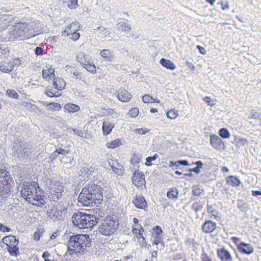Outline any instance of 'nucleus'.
<instances>
[{"label":"nucleus","mask_w":261,"mask_h":261,"mask_svg":"<svg viewBox=\"0 0 261 261\" xmlns=\"http://www.w3.org/2000/svg\"><path fill=\"white\" fill-rule=\"evenodd\" d=\"M102 200V188L95 184L86 185L78 197L79 202L86 206H97Z\"/></svg>","instance_id":"f257e3e1"},{"label":"nucleus","mask_w":261,"mask_h":261,"mask_svg":"<svg viewBox=\"0 0 261 261\" xmlns=\"http://www.w3.org/2000/svg\"><path fill=\"white\" fill-rule=\"evenodd\" d=\"M37 188L39 187L35 182L25 181L19 185L18 189H20L21 197L29 203L42 206L45 204V201L40 194H37Z\"/></svg>","instance_id":"f03ea898"},{"label":"nucleus","mask_w":261,"mask_h":261,"mask_svg":"<svg viewBox=\"0 0 261 261\" xmlns=\"http://www.w3.org/2000/svg\"><path fill=\"white\" fill-rule=\"evenodd\" d=\"M91 239L88 234H80L70 236L68 242V252L69 254H73L74 252H84L86 248L91 246Z\"/></svg>","instance_id":"7ed1b4c3"},{"label":"nucleus","mask_w":261,"mask_h":261,"mask_svg":"<svg viewBox=\"0 0 261 261\" xmlns=\"http://www.w3.org/2000/svg\"><path fill=\"white\" fill-rule=\"evenodd\" d=\"M99 219L96 216L83 212H77L72 216L73 225L79 228H91L95 225Z\"/></svg>","instance_id":"20e7f679"},{"label":"nucleus","mask_w":261,"mask_h":261,"mask_svg":"<svg viewBox=\"0 0 261 261\" xmlns=\"http://www.w3.org/2000/svg\"><path fill=\"white\" fill-rule=\"evenodd\" d=\"M118 225V221L116 219L107 218L99 226L98 230L102 235L110 236L115 232Z\"/></svg>","instance_id":"39448f33"},{"label":"nucleus","mask_w":261,"mask_h":261,"mask_svg":"<svg viewBox=\"0 0 261 261\" xmlns=\"http://www.w3.org/2000/svg\"><path fill=\"white\" fill-rule=\"evenodd\" d=\"M10 180V174L4 169H0V196L9 193L11 187Z\"/></svg>","instance_id":"423d86ee"},{"label":"nucleus","mask_w":261,"mask_h":261,"mask_svg":"<svg viewBox=\"0 0 261 261\" xmlns=\"http://www.w3.org/2000/svg\"><path fill=\"white\" fill-rule=\"evenodd\" d=\"M3 242L8 247V251L11 255L17 256L19 254L18 246L19 240L15 236H6L3 239Z\"/></svg>","instance_id":"0eeeda50"},{"label":"nucleus","mask_w":261,"mask_h":261,"mask_svg":"<svg viewBox=\"0 0 261 261\" xmlns=\"http://www.w3.org/2000/svg\"><path fill=\"white\" fill-rule=\"evenodd\" d=\"M15 35L17 37H23L25 38H30L34 37V34H31L30 32V24L25 22H19L14 26Z\"/></svg>","instance_id":"6e6552de"},{"label":"nucleus","mask_w":261,"mask_h":261,"mask_svg":"<svg viewBox=\"0 0 261 261\" xmlns=\"http://www.w3.org/2000/svg\"><path fill=\"white\" fill-rule=\"evenodd\" d=\"M30 152V147L27 143L20 141L13 145V153L15 156L21 158L28 155Z\"/></svg>","instance_id":"1a4fd4ad"},{"label":"nucleus","mask_w":261,"mask_h":261,"mask_svg":"<svg viewBox=\"0 0 261 261\" xmlns=\"http://www.w3.org/2000/svg\"><path fill=\"white\" fill-rule=\"evenodd\" d=\"M133 184L137 187H140L144 185L145 175L137 170L135 172L132 178Z\"/></svg>","instance_id":"9d476101"},{"label":"nucleus","mask_w":261,"mask_h":261,"mask_svg":"<svg viewBox=\"0 0 261 261\" xmlns=\"http://www.w3.org/2000/svg\"><path fill=\"white\" fill-rule=\"evenodd\" d=\"M210 143L213 147L217 150L223 149L224 147L223 141L216 135L211 136Z\"/></svg>","instance_id":"9b49d317"},{"label":"nucleus","mask_w":261,"mask_h":261,"mask_svg":"<svg viewBox=\"0 0 261 261\" xmlns=\"http://www.w3.org/2000/svg\"><path fill=\"white\" fill-rule=\"evenodd\" d=\"M81 28V26L78 22H72L67 26L65 31L62 32L61 36H67L69 35L68 33H73L74 30H75V32H77Z\"/></svg>","instance_id":"f8f14e48"},{"label":"nucleus","mask_w":261,"mask_h":261,"mask_svg":"<svg viewBox=\"0 0 261 261\" xmlns=\"http://www.w3.org/2000/svg\"><path fill=\"white\" fill-rule=\"evenodd\" d=\"M238 249L239 252L246 254H250L254 251V249L251 244L245 243H241L238 246Z\"/></svg>","instance_id":"ddd939ff"},{"label":"nucleus","mask_w":261,"mask_h":261,"mask_svg":"<svg viewBox=\"0 0 261 261\" xmlns=\"http://www.w3.org/2000/svg\"><path fill=\"white\" fill-rule=\"evenodd\" d=\"M117 93V97L122 102L128 101L132 98V95L124 89H119Z\"/></svg>","instance_id":"4468645a"},{"label":"nucleus","mask_w":261,"mask_h":261,"mask_svg":"<svg viewBox=\"0 0 261 261\" xmlns=\"http://www.w3.org/2000/svg\"><path fill=\"white\" fill-rule=\"evenodd\" d=\"M63 191L62 187L54 188L50 190V198L54 201H57L61 198Z\"/></svg>","instance_id":"2eb2a0df"},{"label":"nucleus","mask_w":261,"mask_h":261,"mask_svg":"<svg viewBox=\"0 0 261 261\" xmlns=\"http://www.w3.org/2000/svg\"><path fill=\"white\" fill-rule=\"evenodd\" d=\"M217 228L216 223L210 220H207L202 226V231L206 233L213 232Z\"/></svg>","instance_id":"dca6fc26"},{"label":"nucleus","mask_w":261,"mask_h":261,"mask_svg":"<svg viewBox=\"0 0 261 261\" xmlns=\"http://www.w3.org/2000/svg\"><path fill=\"white\" fill-rule=\"evenodd\" d=\"M62 212L56 207H53L47 211V216L54 221L60 219L62 217Z\"/></svg>","instance_id":"f3484780"},{"label":"nucleus","mask_w":261,"mask_h":261,"mask_svg":"<svg viewBox=\"0 0 261 261\" xmlns=\"http://www.w3.org/2000/svg\"><path fill=\"white\" fill-rule=\"evenodd\" d=\"M218 256L221 261H232V258L229 252L224 248L218 251Z\"/></svg>","instance_id":"a211bd4d"},{"label":"nucleus","mask_w":261,"mask_h":261,"mask_svg":"<svg viewBox=\"0 0 261 261\" xmlns=\"http://www.w3.org/2000/svg\"><path fill=\"white\" fill-rule=\"evenodd\" d=\"M133 202L138 208L145 209V207L147 206L146 201L141 195L136 196Z\"/></svg>","instance_id":"6ab92c4d"},{"label":"nucleus","mask_w":261,"mask_h":261,"mask_svg":"<svg viewBox=\"0 0 261 261\" xmlns=\"http://www.w3.org/2000/svg\"><path fill=\"white\" fill-rule=\"evenodd\" d=\"M160 63L164 67L171 70H173L176 68V66L174 64L171 60L168 59L162 58L160 60Z\"/></svg>","instance_id":"aec40b11"},{"label":"nucleus","mask_w":261,"mask_h":261,"mask_svg":"<svg viewBox=\"0 0 261 261\" xmlns=\"http://www.w3.org/2000/svg\"><path fill=\"white\" fill-rule=\"evenodd\" d=\"M30 32H32L31 34H34V37L42 34L44 32L43 29L41 28L39 23H36L35 24H30Z\"/></svg>","instance_id":"412c9836"},{"label":"nucleus","mask_w":261,"mask_h":261,"mask_svg":"<svg viewBox=\"0 0 261 261\" xmlns=\"http://www.w3.org/2000/svg\"><path fill=\"white\" fill-rule=\"evenodd\" d=\"M111 168L113 171L118 175H121L123 173V166L121 164L118 163L117 162H114L112 161Z\"/></svg>","instance_id":"4be33fe9"},{"label":"nucleus","mask_w":261,"mask_h":261,"mask_svg":"<svg viewBox=\"0 0 261 261\" xmlns=\"http://www.w3.org/2000/svg\"><path fill=\"white\" fill-rule=\"evenodd\" d=\"M64 108L66 112L68 113H75L80 110V107L78 105L72 103H67L65 106Z\"/></svg>","instance_id":"5701e85b"},{"label":"nucleus","mask_w":261,"mask_h":261,"mask_svg":"<svg viewBox=\"0 0 261 261\" xmlns=\"http://www.w3.org/2000/svg\"><path fill=\"white\" fill-rule=\"evenodd\" d=\"M9 60L4 61L0 62V70L3 72L9 73L11 72Z\"/></svg>","instance_id":"b1692460"},{"label":"nucleus","mask_w":261,"mask_h":261,"mask_svg":"<svg viewBox=\"0 0 261 261\" xmlns=\"http://www.w3.org/2000/svg\"><path fill=\"white\" fill-rule=\"evenodd\" d=\"M117 27L118 30L122 31L129 32L132 30L130 25L127 22H120L117 24Z\"/></svg>","instance_id":"393cba45"},{"label":"nucleus","mask_w":261,"mask_h":261,"mask_svg":"<svg viewBox=\"0 0 261 261\" xmlns=\"http://www.w3.org/2000/svg\"><path fill=\"white\" fill-rule=\"evenodd\" d=\"M114 125L108 121H105L103 123L102 131L104 135H108L112 130Z\"/></svg>","instance_id":"a878e982"},{"label":"nucleus","mask_w":261,"mask_h":261,"mask_svg":"<svg viewBox=\"0 0 261 261\" xmlns=\"http://www.w3.org/2000/svg\"><path fill=\"white\" fill-rule=\"evenodd\" d=\"M94 168L92 167H89L88 166L84 167L81 170L82 174L87 177H88L90 175H92L94 172Z\"/></svg>","instance_id":"bb28decb"},{"label":"nucleus","mask_w":261,"mask_h":261,"mask_svg":"<svg viewBox=\"0 0 261 261\" xmlns=\"http://www.w3.org/2000/svg\"><path fill=\"white\" fill-rule=\"evenodd\" d=\"M82 66L84 67L88 72L92 73H95L96 72L95 65L93 62H90L88 64L82 63Z\"/></svg>","instance_id":"cd10ccee"},{"label":"nucleus","mask_w":261,"mask_h":261,"mask_svg":"<svg viewBox=\"0 0 261 261\" xmlns=\"http://www.w3.org/2000/svg\"><path fill=\"white\" fill-rule=\"evenodd\" d=\"M227 183L231 186H238L240 184V180L237 177L234 176H230L227 179Z\"/></svg>","instance_id":"c85d7f7f"},{"label":"nucleus","mask_w":261,"mask_h":261,"mask_svg":"<svg viewBox=\"0 0 261 261\" xmlns=\"http://www.w3.org/2000/svg\"><path fill=\"white\" fill-rule=\"evenodd\" d=\"M100 55L106 60H111V58L113 57L112 53L109 49H103L101 50Z\"/></svg>","instance_id":"c756f323"},{"label":"nucleus","mask_w":261,"mask_h":261,"mask_svg":"<svg viewBox=\"0 0 261 261\" xmlns=\"http://www.w3.org/2000/svg\"><path fill=\"white\" fill-rule=\"evenodd\" d=\"M143 101L144 103H149V102H159L160 100H157L156 99H154L152 96L149 95V94H145L142 97Z\"/></svg>","instance_id":"7c9ffc66"},{"label":"nucleus","mask_w":261,"mask_h":261,"mask_svg":"<svg viewBox=\"0 0 261 261\" xmlns=\"http://www.w3.org/2000/svg\"><path fill=\"white\" fill-rule=\"evenodd\" d=\"M6 95L9 97L13 99H18L19 98L18 94L13 89H7L6 91Z\"/></svg>","instance_id":"2f4dec72"},{"label":"nucleus","mask_w":261,"mask_h":261,"mask_svg":"<svg viewBox=\"0 0 261 261\" xmlns=\"http://www.w3.org/2000/svg\"><path fill=\"white\" fill-rule=\"evenodd\" d=\"M121 144L120 140L117 139L111 142L107 143L106 146L109 148H114L116 147L119 146Z\"/></svg>","instance_id":"473e14b6"},{"label":"nucleus","mask_w":261,"mask_h":261,"mask_svg":"<svg viewBox=\"0 0 261 261\" xmlns=\"http://www.w3.org/2000/svg\"><path fill=\"white\" fill-rule=\"evenodd\" d=\"M219 135L221 137L224 139L229 138L230 136L229 131L225 128H222L219 130Z\"/></svg>","instance_id":"72a5a7b5"},{"label":"nucleus","mask_w":261,"mask_h":261,"mask_svg":"<svg viewBox=\"0 0 261 261\" xmlns=\"http://www.w3.org/2000/svg\"><path fill=\"white\" fill-rule=\"evenodd\" d=\"M178 194V192L176 189H172L167 192V196L169 198L173 199L177 198Z\"/></svg>","instance_id":"f704fd0d"},{"label":"nucleus","mask_w":261,"mask_h":261,"mask_svg":"<svg viewBox=\"0 0 261 261\" xmlns=\"http://www.w3.org/2000/svg\"><path fill=\"white\" fill-rule=\"evenodd\" d=\"M67 153H68V152L66 150L62 148H59L54 152L51 155V157L53 159H55L59 154L64 155Z\"/></svg>","instance_id":"c9c22d12"},{"label":"nucleus","mask_w":261,"mask_h":261,"mask_svg":"<svg viewBox=\"0 0 261 261\" xmlns=\"http://www.w3.org/2000/svg\"><path fill=\"white\" fill-rule=\"evenodd\" d=\"M47 107L48 109L56 111L59 110L61 108V106L59 103L55 102H51L48 103Z\"/></svg>","instance_id":"e433bc0d"},{"label":"nucleus","mask_w":261,"mask_h":261,"mask_svg":"<svg viewBox=\"0 0 261 261\" xmlns=\"http://www.w3.org/2000/svg\"><path fill=\"white\" fill-rule=\"evenodd\" d=\"M178 164H179L184 166H188L189 162L187 160H178L176 162L171 161L170 163L169 167H174L175 165L178 166Z\"/></svg>","instance_id":"4c0bfd02"},{"label":"nucleus","mask_w":261,"mask_h":261,"mask_svg":"<svg viewBox=\"0 0 261 261\" xmlns=\"http://www.w3.org/2000/svg\"><path fill=\"white\" fill-rule=\"evenodd\" d=\"M133 132L139 135H143L149 132V130L146 127H142L140 128H137L133 130Z\"/></svg>","instance_id":"58836bf2"},{"label":"nucleus","mask_w":261,"mask_h":261,"mask_svg":"<svg viewBox=\"0 0 261 261\" xmlns=\"http://www.w3.org/2000/svg\"><path fill=\"white\" fill-rule=\"evenodd\" d=\"M53 69L51 68H48L47 69H43L42 70V76L43 79L48 80L49 77L50 76L51 72H53Z\"/></svg>","instance_id":"ea45409f"},{"label":"nucleus","mask_w":261,"mask_h":261,"mask_svg":"<svg viewBox=\"0 0 261 261\" xmlns=\"http://www.w3.org/2000/svg\"><path fill=\"white\" fill-rule=\"evenodd\" d=\"M68 34L69 35L67 36H69V39L74 41L78 40L81 36L79 33L75 32V30H73V33H71V34Z\"/></svg>","instance_id":"a19ab883"},{"label":"nucleus","mask_w":261,"mask_h":261,"mask_svg":"<svg viewBox=\"0 0 261 261\" xmlns=\"http://www.w3.org/2000/svg\"><path fill=\"white\" fill-rule=\"evenodd\" d=\"M57 81L60 88L59 90L61 91L64 89L66 86L65 81L63 79L59 77L57 78Z\"/></svg>","instance_id":"79ce46f5"},{"label":"nucleus","mask_w":261,"mask_h":261,"mask_svg":"<svg viewBox=\"0 0 261 261\" xmlns=\"http://www.w3.org/2000/svg\"><path fill=\"white\" fill-rule=\"evenodd\" d=\"M78 6L77 0H69L68 3V7L70 9H75Z\"/></svg>","instance_id":"37998d69"},{"label":"nucleus","mask_w":261,"mask_h":261,"mask_svg":"<svg viewBox=\"0 0 261 261\" xmlns=\"http://www.w3.org/2000/svg\"><path fill=\"white\" fill-rule=\"evenodd\" d=\"M72 73H73V75H74V77L76 80H82L83 79L85 78V76L81 72H78L77 71H73Z\"/></svg>","instance_id":"c03bdc74"},{"label":"nucleus","mask_w":261,"mask_h":261,"mask_svg":"<svg viewBox=\"0 0 261 261\" xmlns=\"http://www.w3.org/2000/svg\"><path fill=\"white\" fill-rule=\"evenodd\" d=\"M140 160V158L138 156L133 155L130 160L131 164L135 166L139 163Z\"/></svg>","instance_id":"a18cd8bd"},{"label":"nucleus","mask_w":261,"mask_h":261,"mask_svg":"<svg viewBox=\"0 0 261 261\" xmlns=\"http://www.w3.org/2000/svg\"><path fill=\"white\" fill-rule=\"evenodd\" d=\"M203 100L205 103H207L210 106H214L215 105V100L211 99L210 97L205 96L203 98Z\"/></svg>","instance_id":"49530a36"},{"label":"nucleus","mask_w":261,"mask_h":261,"mask_svg":"<svg viewBox=\"0 0 261 261\" xmlns=\"http://www.w3.org/2000/svg\"><path fill=\"white\" fill-rule=\"evenodd\" d=\"M235 141L237 145H244L247 143V141L244 138H236Z\"/></svg>","instance_id":"de8ad7c7"},{"label":"nucleus","mask_w":261,"mask_h":261,"mask_svg":"<svg viewBox=\"0 0 261 261\" xmlns=\"http://www.w3.org/2000/svg\"><path fill=\"white\" fill-rule=\"evenodd\" d=\"M162 240V237L161 235L157 232L156 235L154 237V241L153 244L158 245L161 242Z\"/></svg>","instance_id":"09e8293b"},{"label":"nucleus","mask_w":261,"mask_h":261,"mask_svg":"<svg viewBox=\"0 0 261 261\" xmlns=\"http://www.w3.org/2000/svg\"><path fill=\"white\" fill-rule=\"evenodd\" d=\"M202 208V205L198 202H194L192 205V209L195 212L201 211Z\"/></svg>","instance_id":"8fccbe9b"},{"label":"nucleus","mask_w":261,"mask_h":261,"mask_svg":"<svg viewBox=\"0 0 261 261\" xmlns=\"http://www.w3.org/2000/svg\"><path fill=\"white\" fill-rule=\"evenodd\" d=\"M143 231V228L141 225H138L137 227L133 228V233L136 235L141 233V232Z\"/></svg>","instance_id":"3c124183"},{"label":"nucleus","mask_w":261,"mask_h":261,"mask_svg":"<svg viewBox=\"0 0 261 261\" xmlns=\"http://www.w3.org/2000/svg\"><path fill=\"white\" fill-rule=\"evenodd\" d=\"M83 57H84V53L83 52H80L76 55V60L81 63V65L82 63H84L83 62Z\"/></svg>","instance_id":"603ef678"},{"label":"nucleus","mask_w":261,"mask_h":261,"mask_svg":"<svg viewBox=\"0 0 261 261\" xmlns=\"http://www.w3.org/2000/svg\"><path fill=\"white\" fill-rule=\"evenodd\" d=\"M72 130L74 132V133L75 134L77 135V136L81 137L82 138L86 137V133H84L83 131L78 130L77 129H73Z\"/></svg>","instance_id":"864d4df0"},{"label":"nucleus","mask_w":261,"mask_h":261,"mask_svg":"<svg viewBox=\"0 0 261 261\" xmlns=\"http://www.w3.org/2000/svg\"><path fill=\"white\" fill-rule=\"evenodd\" d=\"M202 191L203 190L202 189L197 187H193V194L195 196L199 195Z\"/></svg>","instance_id":"5fc2aeb1"},{"label":"nucleus","mask_w":261,"mask_h":261,"mask_svg":"<svg viewBox=\"0 0 261 261\" xmlns=\"http://www.w3.org/2000/svg\"><path fill=\"white\" fill-rule=\"evenodd\" d=\"M201 259L202 261H212L211 258L204 252L201 254Z\"/></svg>","instance_id":"6e6d98bb"},{"label":"nucleus","mask_w":261,"mask_h":261,"mask_svg":"<svg viewBox=\"0 0 261 261\" xmlns=\"http://www.w3.org/2000/svg\"><path fill=\"white\" fill-rule=\"evenodd\" d=\"M4 20L6 21L7 22H11L13 20V17L11 15H4L2 17Z\"/></svg>","instance_id":"4d7b16f0"},{"label":"nucleus","mask_w":261,"mask_h":261,"mask_svg":"<svg viewBox=\"0 0 261 261\" xmlns=\"http://www.w3.org/2000/svg\"><path fill=\"white\" fill-rule=\"evenodd\" d=\"M35 54L37 56L41 55L43 53V48L41 47L37 46L34 49Z\"/></svg>","instance_id":"13d9d810"},{"label":"nucleus","mask_w":261,"mask_h":261,"mask_svg":"<svg viewBox=\"0 0 261 261\" xmlns=\"http://www.w3.org/2000/svg\"><path fill=\"white\" fill-rule=\"evenodd\" d=\"M12 62L16 67L19 66L21 64V60L19 58L13 59Z\"/></svg>","instance_id":"bf43d9fd"},{"label":"nucleus","mask_w":261,"mask_h":261,"mask_svg":"<svg viewBox=\"0 0 261 261\" xmlns=\"http://www.w3.org/2000/svg\"><path fill=\"white\" fill-rule=\"evenodd\" d=\"M207 212L211 214H212V215L214 216V217H216V215L217 214V211H216L212 206H208V207H207Z\"/></svg>","instance_id":"052dcab7"},{"label":"nucleus","mask_w":261,"mask_h":261,"mask_svg":"<svg viewBox=\"0 0 261 261\" xmlns=\"http://www.w3.org/2000/svg\"><path fill=\"white\" fill-rule=\"evenodd\" d=\"M139 109L135 107L131 109L128 112L127 114H139Z\"/></svg>","instance_id":"680f3d73"},{"label":"nucleus","mask_w":261,"mask_h":261,"mask_svg":"<svg viewBox=\"0 0 261 261\" xmlns=\"http://www.w3.org/2000/svg\"><path fill=\"white\" fill-rule=\"evenodd\" d=\"M196 48L198 49L199 53L202 54V55H205L206 53V51L205 49V48H204L203 47L199 45H197L196 46Z\"/></svg>","instance_id":"e2e57ef3"},{"label":"nucleus","mask_w":261,"mask_h":261,"mask_svg":"<svg viewBox=\"0 0 261 261\" xmlns=\"http://www.w3.org/2000/svg\"><path fill=\"white\" fill-rule=\"evenodd\" d=\"M50 256V253L47 251H45L42 254V257L44 259L45 261H51L48 258Z\"/></svg>","instance_id":"0e129e2a"},{"label":"nucleus","mask_w":261,"mask_h":261,"mask_svg":"<svg viewBox=\"0 0 261 261\" xmlns=\"http://www.w3.org/2000/svg\"><path fill=\"white\" fill-rule=\"evenodd\" d=\"M127 35L128 37H133L134 39H137L139 38V35L136 34L134 33H131L130 31L127 32Z\"/></svg>","instance_id":"69168bd1"},{"label":"nucleus","mask_w":261,"mask_h":261,"mask_svg":"<svg viewBox=\"0 0 261 261\" xmlns=\"http://www.w3.org/2000/svg\"><path fill=\"white\" fill-rule=\"evenodd\" d=\"M154 158H152V156H148L147 157L146 159V165L147 166H149L151 165L150 163L152 161H154Z\"/></svg>","instance_id":"338daca9"},{"label":"nucleus","mask_w":261,"mask_h":261,"mask_svg":"<svg viewBox=\"0 0 261 261\" xmlns=\"http://www.w3.org/2000/svg\"><path fill=\"white\" fill-rule=\"evenodd\" d=\"M186 64L188 66V67L189 68H190V69H191L192 70H195V66L194 65V64L192 63L188 62V61H186Z\"/></svg>","instance_id":"774afa93"}]
</instances>
